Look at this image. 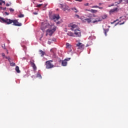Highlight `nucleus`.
I'll return each instance as SVG.
<instances>
[{
    "label": "nucleus",
    "mask_w": 128,
    "mask_h": 128,
    "mask_svg": "<svg viewBox=\"0 0 128 128\" xmlns=\"http://www.w3.org/2000/svg\"><path fill=\"white\" fill-rule=\"evenodd\" d=\"M56 30V26H52L50 28L46 30V36H52V34H54Z\"/></svg>",
    "instance_id": "nucleus-1"
},
{
    "label": "nucleus",
    "mask_w": 128,
    "mask_h": 128,
    "mask_svg": "<svg viewBox=\"0 0 128 128\" xmlns=\"http://www.w3.org/2000/svg\"><path fill=\"white\" fill-rule=\"evenodd\" d=\"M0 22L6 24H12V20L7 18L4 19L2 17H0Z\"/></svg>",
    "instance_id": "nucleus-2"
},
{
    "label": "nucleus",
    "mask_w": 128,
    "mask_h": 128,
    "mask_svg": "<svg viewBox=\"0 0 128 128\" xmlns=\"http://www.w3.org/2000/svg\"><path fill=\"white\" fill-rule=\"evenodd\" d=\"M50 62H52V60H48L46 62V68L50 69L54 68V66Z\"/></svg>",
    "instance_id": "nucleus-3"
},
{
    "label": "nucleus",
    "mask_w": 128,
    "mask_h": 128,
    "mask_svg": "<svg viewBox=\"0 0 128 128\" xmlns=\"http://www.w3.org/2000/svg\"><path fill=\"white\" fill-rule=\"evenodd\" d=\"M60 8H62L63 10L66 12V10H70L69 7L66 4H60Z\"/></svg>",
    "instance_id": "nucleus-4"
},
{
    "label": "nucleus",
    "mask_w": 128,
    "mask_h": 128,
    "mask_svg": "<svg viewBox=\"0 0 128 128\" xmlns=\"http://www.w3.org/2000/svg\"><path fill=\"white\" fill-rule=\"evenodd\" d=\"M74 34H75L76 36L78 38H80V36H82V32H80V30L78 29L74 30Z\"/></svg>",
    "instance_id": "nucleus-5"
},
{
    "label": "nucleus",
    "mask_w": 128,
    "mask_h": 128,
    "mask_svg": "<svg viewBox=\"0 0 128 128\" xmlns=\"http://www.w3.org/2000/svg\"><path fill=\"white\" fill-rule=\"evenodd\" d=\"M70 60V58H67L62 61V66H66L68 64V62Z\"/></svg>",
    "instance_id": "nucleus-6"
},
{
    "label": "nucleus",
    "mask_w": 128,
    "mask_h": 128,
    "mask_svg": "<svg viewBox=\"0 0 128 128\" xmlns=\"http://www.w3.org/2000/svg\"><path fill=\"white\" fill-rule=\"evenodd\" d=\"M76 46H78V50H84V45L80 42H78Z\"/></svg>",
    "instance_id": "nucleus-7"
},
{
    "label": "nucleus",
    "mask_w": 128,
    "mask_h": 128,
    "mask_svg": "<svg viewBox=\"0 0 128 128\" xmlns=\"http://www.w3.org/2000/svg\"><path fill=\"white\" fill-rule=\"evenodd\" d=\"M13 26H22V24L18 22V20H12Z\"/></svg>",
    "instance_id": "nucleus-8"
},
{
    "label": "nucleus",
    "mask_w": 128,
    "mask_h": 128,
    "mask_svg": "<svg viewBox=\"0 0 128 128\" xmlns=\"http://www.w3.org/2000/svg\"><path fill=\"white\" fill-rule=\"evenodd\" d=\"M95 16H96V18H95L96 20L92 21L93 24H96V22H102V19H100L99 16L93 15L94 18Z\"/></svg>",
    "instance_id": "nucleus-9"
},
{
    "label": "nucleus",
    "mask_w": 128,
    "mask_h": 128,
    "mask_svg": "<svg viewBox=\"0 0 128 128\" xmlns=\"http://www.w3.org/2000/svg\"><path fill=\"white\" fill-rule=\"evenodd\" d=\"M34 60H32L30 62L31 66H32V68H33L34 70H36V64H34Z\"/></svg>",
    "instance_id": "nucleus-10"
},
{
    "label": "nucleus",
    "mask_w": 128,
    "mask_h": 128,
    "mask_svg": "<svg viewBox=\"0 0 128 128\" xmlns=\"http://www.w3.org/2000/svg\"><path fill=\"white\" fill-rule=\"evenodd\" d=\"M52 20H54V22H56V20H60V15L54 14L52 16Z\"/></svg>",
    "instance_id": "nucleus-11"
},
{
    "label": "nucleus",
    "mask_w": 128,
    "mask_h": 128,
    "mask_svg": "<svg viewBox=\"0 0 128 128\" xmlns=\"http://www.w3.org/2000/svg\"><path fill=\"white\" fill-rule=\"evenodd\" d=\"M70 26L72 30H74H74H76L75 28H78V26L76 24H70Z\"/></svg>",
    "instance_id": "nucleus-12"
},
{
    "label": "nucleus",
    "mask_w": 128,
    "mask_h": 128,
    "mask_svg": "<svg viewBox=\"0 0 128 128\" xmlns=\"http://www.w3.org/2000/svg\"><path fill=\"white\" fill-rule=\"evenodd\" d=\"M45 28H46V24H42L41 26V30H44Z\"/></svg>",
    "instance_id": "nucleus-13"
},
{
    "label": "nucleus",
    "mask_w": 128,
    "mask_h": 128,
    "mask_svg": "<svg viewBox=\"0 0 128 128\" xmlns=\"http://www.w3.org/2000/svg\"><path fill=\"white\" fill-rule=\"evenodd\" d=\"M67 34L68 36H74V33H72V32H68L67 33Z\"/></svg>",
    "instance_id": "nucleus-14"
},
{
    "label": "nucleus",
    "mask_w": 128,
    "mask_h": 128,
    "mask_svg": "<svg viewBox=\"0 0 128 128\" xmlns=\"http://www.w3.org/2000/svg\"><path fill=\"white\" fill-rule=\"evenodd\" d=\"M88 12H92V14H96L98 12V10L92 9L91 10H88Z\"/></svg>",
    "instance_id": "nucleus-15"
},
{
    "label": "nucleus",
    "mask_w": 128,
    "mask_h": 128,
    "mask_svg": "<svg viewBox=\"0 0 128 128\" xmlns=\"http://www.w3.org/2000/svg\"><path fill=\"white\" fill-rule=\"evenodd\" d=\"M40 54H41V56H44V54H46V52L42 51V50H40Z\"/></svg>",
    "instance_id": "nucleus-16"
},
{
    "label": "nucleus",
    "mask_w": 128,
    "mask_h": 128,
    "mask_svg": "<svg viewBox=\"0 0 128 128\" xmlns=\"http://www.w3.org/2000/svg\"><path fill=\"white\" fill-rule=\"evenodd\" d=\"M16 70L18 74H20V68L18 66H16Z\"/></svg>",
    "instance_id": "nucleus-17"
},
{
    "label": "nucleus",
    "mask_w": 128,
    "mask_h": 128,
    "mask_svg": "<svg viewBox=\"0 0 128 128\" xmlns=\"http://www.w3.org/2000/svg\"><path fill=\"white\" fill-rule=\"evenodd\" d=\"M104 34H105V36H107V33H108V29H104Z\"/></svg>",
    "instance_id": "nucleus-18"
},
{
    "label": "nucleus",
    "mask_w": 128,
    "mask_h": 128,
    "mask_svg": "<svg viewBox=\"0 0 128 128\" xmlns=\"http://www.w3.org/2000/svg\"><path fill=\"white\" fill-rule=\"evenodd\" d=\"M71 10H74V12H78V10H76V8H71Z\"/></svg>",
    "instance_id": "nucleus-19"
},
{
    "label": "nucleus",
    "mask_w": 128,
    "mask_h": 128,
    "mask_svg": "<svg viewBox=\"0 0 128 128\" xmlns=\"http://www.w3.org/2000/svg\"><path fill=\"white\" fill-rule=\"evenodd\" d=\"M118 10V8H115L114 9H112L110 10V12H116V10Z\"/></svg>",
    "instance_id": "nucleus-20"
},
{
    "label": "nucleus",
    "mask_w": 128,
    "mask_h": 128,
    "mask_svg": "<svg viewBox=\"0 0 128 128\" xmlns=\"http://www.w3.org/2000/svg\"><path fill=\"white\" fill-rule=\"evenodd\" d=\"M102 20H106V18H108V16H106V14H104V15H103L102 16Z\"/></svg>",
    "instance_id": "nucleus-21"
},
{
    "label": "nucleus",
    "mask_w": 128,
    "mask_h": 128,
    "mask_svg": "<svg viewBox=\"0 0 128 128\" xmlns=\"http://www.w3.org/2000/svg\"><path fill=\"white\" fill-rule=\"evenodd\" d=\"M87 22H88V24H90V22H92V18H88L87 20Z\"/></svg>",
    "instance_id": "nucleus-22"
},
{
    "label": "nucleus",
    "mask_w": 128,
    "mask_h": 128,
    "mask_svg": "<svg viewBox=\"0 0 128 128\" xmlns=\"http://www.w3.org/2000/svg\"><path fill=\"white\" fill-rule=\"evenodd\" d=\"M70 44H68V43H66V48H70Z\"/></svg>",
    "instance_id": "nucleus-23"
},
{
    "label": "nucleus",
    "mask_w": 128,
    "mask_h": 128,
    "mask_svg": "<svg viewBox=\"0 0 128 128\" xmlns=\"http://www.w3.org/2000/svg\"><path fill=\"white\" fill-rule=\"evenodd\" d=\"M36 78H42V75H40V74H38L36 75Z\"/></svg>",
    "instance_id": "nucleus-24"
},
{
    "label": "nucleus",
    "mask_w": 128,
    "mask_h": 128,
    "mask_svg": "<svg viewBox=\"0 0 128 128\" xmlns=\"http://www.w3.org/2000/svg\"><path fill=\"white\" fill-rule=\"evenodd\" d=\"M92 8H100V6H92Z\"/></svg>",
    "instance_id": "nucleus-25"
},
{
    "label": "nucleus",
    "mask_w": 128,
    "mask_h": 128,
    "mask_svg": "<svg viewBox=\"0 0 128 128\" xmlns=\"http://www.w3.org/2000/svg\"><path fill=\"white\" fill-rule=\"evenodd\" d=\"M18 18H24V15L23 14H20V15H18Z\"/></svg>",
    "instance_id": "nucleus-26"
},
{
    "label": "nucleus",
    "mask_w": 128,
    "mask_h": 128,
    "mask_svg": "<svg viewBox=\"0 0 128 128\" xmlns=\"http://www.w3.org/2000/svg\"><path fill=\"white\" fill-rule=\"evenodd\" d=\"M10 64L11 66H16V64H14V62H11L10 63Z\"/></svg>",
    "instance_id": "nucleus-27"
},
{
    "label": "nucleus",
    "mask_w": 128,
    "mask_h": 128,
    "mask_svg": "<svg viewBox=\"0 0 128 128\" xmlns=\"http://www.w3.org/2000/svg\"><path fill=\"white\" fill-rule=\"evenodd\" d=\"M9 10L11 12H14V10L12 9V8H10Z\"/></svg>",
    "instance_id": "nucleus-28"
},
{
    "label": "nucleus",
    "mask_w": 128,
    "mask_h": 128,
    "mask_svg": "<svg viewBox=\"0 0 128 128\" xmlns=\"http://www.w3.org/2000/svg\"><path fill=\"white\" fill-rule=\"evenodd\" d=\"M42 6V4H39L36 6V8H40Z\"/></svg>",
    "instance_id": "nucleus-29"
},
{
    "label": "nucleus",
    "mask_w": 128,
    "mask_h": 128,
    "mask_svg": "<svg viewBox=\"0 0 128 128\" xmlns=\"http://www.w3.org/2000/svg\"><path fill=\"white\" fill-rule=\"evenodd\" d=\"M1 10H6V8H0Z\"/></svg>",
    "instance_id": "nucleus-30"
},
{
    "label": "nucleus",
    "mask_w": 128,
    "mask_h": 128,
    "mask_svg": "<svg viewBox=\"0 0 128 128\" xmlns=\"http://www.w3.org/2000/svg\"><path fill=\"white\" fill-rule=\"evenodd\" d=\"M0 2H2V4H6V2L4 1H2V0H0Z\"/></svg>",
    "instance_id": "nucleus-31"
},
{
    "label": "nucleus",
    "mask_w": 128,
    "mask_h": 128,
    "mask_svg": "<svg viewBox=\"0 0 128 128\" xmlns=\"http://www.w3.org/2000/svg\"><path fill=\"white\" fill-rule=\"evenodd\" d=\"M6 16H8L10 14V13H8V12H5Z\"/></svg>",
    "instance_id": "nucleus-32"
},
{
    "label": "nucleus",
    "mask_w": 128,
    "mask_h": 128,
    "mask_svg": "<svg viewBox=\"0 0 128 128\" xmlns=\"http://www.w3.org/2000/svg\"><path fill=\"white\" fill-rule=\"evenodd\" d=\"M116 21H118V20H114L113 22H111V24H114V22H116Z\"/></svg>",
    "instance_id": "nucleus-33"
},
{
    "label": "nucleus",
    "mask_w": 128,
    "mask_h": 128,
    "mask_svg": "<svg viewBox=\"0 0 128 128\" xmlns=\"http://www.w3.org/2000/svg\"><path fill=\"white\" fill-rule=\"evenodd\" d=\"M76 18H80V16L76 14Z\"/></svg>",
    "instance_id": "nucleus-34"
},
{
    "label": "nucleus",
    "mask_w": 128,
    "mask_h": 128,
    "mask_svg": "<svg viewBox=\"0 0 128 128\" xmlns=\"http://www.w3.org/2000/svg\"><path fill=\"white\" fill-rule=\"evenodd\" d=\"M2 48H4V50H6V45L4 44V46H2Z\"/></svg>",
    "instance_id": "nucleus-35"
},
{
    "label": "nucleus",
    "mask_w": 128,
    "mask_h": 128,
    "mask_svg": "<svg viewBox=\"0 0 128 128\" xmlns=\"http://www.w3.org/2000/svg\"><path fill=\"white\" fill-rule=\"evenodd\" d=\"M52 40H53V42H56V40L54 38H53Z\"/></svg>",
    "instance_id": "nucleus-36"
},
{
    "label": "nucleus",
    "mask_w": 128,
    "mask_h": 128,
    "mask_svg": "<svg viewBox=\"0 0 128 128\" xmlns=\"http://www.w3.org/2000/svg\"><path fill=\"white\" fill-rule=\"evenodd\" d=\"M75 0L76 2H82V0Z\"/></svg>",
    "instance_id": "nucleus-37"
},
{
    "label": "nucleus",
    "mask_w": 128,
    "mask_h": 128,
    "mask_svg": "<svg viewBox=\"0 0 128 128\" xmlns=\"http://www.w3.org/2000/svg\"><path fill=\"white\" fill-rule=\"evenodd\" d=\"M122 2V0H119V2H118V4H120V2Z\"/></svg>",
    "instance_id": "nucleus-38"
},
{
    "label": "nucleus",
    "mask_w": 128,
    "mask_h": 128,
    "mask_svg": "<svg viewBox=\"0 0 128 128\" xmlns=\"http://www.w3.org/2000/svg\"><path fill=\"white\" fill-rule=\"evenodd\" d=\"M6 6H10V4H6Z\"/></svg>",
    "instance_id": "nucleus-39"
},
{
    "label": "nucleus",
    "mask_w": 128,
    "mask_h": 128,
    "mask_svg": "<svg viewBox=\"0 0 128 128\" xmlns=\"http://www.w3.org/2000/svg\"><path fill=\"white\" fill-rule=\"evenodd\" d=\"M124 24V22L122 23H120V26H122V24Z\"/></svg>",
    "instance_id": "nucleus-40"
},
{
    "label": "nucleus",
    "mask_w": 128,
    "mask_h": 128,
    "mask_svg": "<svg viewBox=\"0 0 128 128\" xmlns=\"http://www.w3.org/2000/svg\"><path fill=\"white\" fill-rule=\"evenodd\" d=\"M33 14H38V12H34Z\"/></svg>",
    "instance_id": "nucleus-41"
},
{
    "label": "nucleus",
    "mask_w": 128,
    "mask_h": 128,
    "mask_svg": "<svg viewBox=\"0 0 128 128\" xmlns=\"http://www.w3.org/2000/svg\"><path fill=\"white\" fill-rule=\"evenodd\" d=\"M125 2H126V4H128V0H124Z\"/></svg>",
    "instance_id": "nucleus-42"
},
{
    "label": "nucleus",
    "mask_w": 128,
    "mask_h": 128,
    "mask_svg": "<svg viewBox=\"0 0 128 128\" xmlns=\"http://www.w3.org/2000/svg\"><path fill=\"white\" fill-rule=\"evenodd\" d=\"M60 24V22H56V24Z\"/></svg>",
    "instance_id": "nucleus-43"
},
{
    "label": "nucleus",
    "mask_w": 128,
    "mask_h": 128,
    "mask_svg": "<svg viewBox=\"0 0 128 128\" xmlns=\"http://www.w3.org/2000/svg\"><path fill=\"white\" fill-rule=\"evenodd\" d=\"M84 6H88V3H86V4H84Z\"/></svg>",
    "instance_id": "nucleus-44"
},
{
    "label": "nucleus",
    "mask_w": 128,
    "mask_h": 128,
    "mask_svg": "<svg viewBox=\"0 0 128 128\" xmlns=\"http://www.w3.org/2000/svg\"><path fill=\"white\" fill-rule=\"evenodd\" d=\"M100 8V10H102V7H99V8Z\"/></svg>",
    "instance_id": "nucleus-45"
},
{
    "label": "nucleus",
    "mask_w": 128,
    "mask_h": 128,
    "mask_svg": "<svg viewBox=\"0 0 128 128\" xmlns=\"http://www.w3.org/2000/svg\"><path fill=\"white\" fill-rule=\"evenodd\" d=\"M2 56H5V54H4V53H2Z\"/></svg>",
    "instance_id": "nucleus-46"
},
{
    "label": "nucleus",
    "mask_w": 128,
    "mask_h": 128,
    "mask_svg": "<svg viewBox=\"0 0 128 128\" xmlns=\"http://www.w3.org/2000/svg\"><path fill=\"white\" fill-rule=\"evenodd\" d=\"M88 18H86L84 19V20L88 21Z\"/></svg>",
    "instance_id": "nucleus-47"
},
{
    "label": "nucleus",
    "mask_w": 128,
    "mask_h": 128,
    "mask_svg": "<svg viewBox=\"0 0 128 128\" xmlns=\"http://www.w3.org/2000/svg\"><path fill=\"white\" fill-rule=\"evenodd\" d=\"M2 2L0 1V6H2Z\"/></svg>",
    "instance_id": "nucleus-48"
},
{
    "label": "nucleus",
    "mask_w": 128,
    "mask_h": 128,
    "mask_svg": "<svg viewBox=\"0 0 128 128\" xmlns=\"http://www.w3.org/2000/svg\"><path fill=\"white\" fill-rule=\"evenodd\" d=\"M102 3H100V4H99V6H102Z\"/></svg>",
    "instance_id": "nucleus-49"
},
{
    "label": "nucleus",
    "mask_w": 128,
    "mask_h": 128,
    "mask_svg": "<svg viewBox=\"0 0 128 128\" xmlns=\"http://www.w3.org/2000/svg\"><path fill=\"white\" fill-rule=\"evenodd\" d=\"M46 6H48V4H46L44 6V8H46Z\"/></svg>",
    "instance_id": "nucleus-50"
},
{
    "label": "nucleus",
    "mask_w": 128,
    "mask_h": 128,
    "mask_svg": "<svg viewBox=\"0 0 128 128\" xmlns=\"http://www.w3.org/2000/svg\"><path fill=\"white\" fill-rule=\"evenodd\" d=\"M118 23H116L115 26H118Z\"/></svg>",
    "instance_id": "nucleus-51"
},
{
    "label": "nucleus",
    "mask_w": 128,
    "mask_h": 128,
    "mask_svg": "<svg viewBox=\"0 0 128 128\" xmlns=\"http://www.w3.org/2000/svg\"><path fill=\"white\" fill-rule=\"evenodd\" d=\"M8 58V60H10V58Z\"/></svg>",
    "instance_id": "nucleus-52"
},
{
    "label": "nucleus",
    "mask_w": 128,
    "mask_h": 128,
    "mask_svg": "<svg viewBox=\"0 0 128 128\" xmlns=\"http://www.w3.org/2000/svg\"><path fill=\"white\" fill-rule=\"evenodd\" d=\"M7 54H8V51L6 50Z\"/></svg>",
    "instance_id": "nucleus-53"
},
{
    "label": "nucleus",
    "mask_w": 128,
    "mask_h": 128,
    "mask_svg": "<svg viewBox=\"0 0 128 128\" xmlns=\"http://www.w3.org/2000/svg\"><path fill=\"white\" fill-rule=\"evenodd\" d=\"M42 1H40V2H42Z\"/></svg>",
    "instance_id": "nucleus-54"
},
{
    "label": "nucleus",
    "mask_w": 128,
    "mask_h": 128,
    "mask_svg": "<svg viewBox=\"0 0 128 128\" xmlns=\"http://www.w3.org/2000/svg\"><path fill=\"white\" fill-rule=\"evenodd\" d=\"M120 18H122V17H120Z\"/></svg>",
    "instance_id": "nucleus-55"
},
{
    "label": "nucleus",
    "mask_w": 128,
    "mask_h": 128,
    "mask_svg": "<svg viewBox=\"0 0 128 128\" xmlns=\"http://www.w3.org/2000/svg\"><path fill=\"white\" fill-rule=\"evenodd\" d=\"M69 0V1H70V0Z\"/></svg>",
    "instance_id": "nucleus-56"
}]
</instances>
